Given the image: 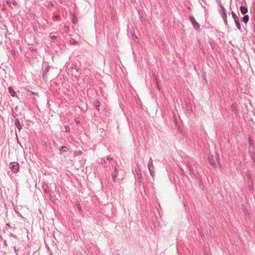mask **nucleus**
I'll use <instances>...</instances> for the list:
<instances>
[{
  "mask_svg": "<svg viewBox=\"0 0 255 255\" xmlns=\"http://www.w3.org/2000/svg\"><path fill=\"white\" fill-rule=\"evenodd\" d=\"M10 168L14 172H17L19 169V165L17 162H11L10 164Z\"/></svg>",
  "mask_w": 255,
  "mask_h": 255,
  "instance_id": "f257e3e1",
  "label": "nucleus"
},
{
  "mask_svg": "<svg viewBox=\"0 0 255 255\" xmlns=\"http://www.w3.org/2000/svg\"><path fill=\"white\" fill-rule=\"evenodd\" d=\"M190 19L194 28L199 30L200 29V24L196 21V20L193 17H190Z\"/></svg>",
  "mask_w": 255,
  "mask_h": 255,
  "instance_id": "f03ea898",
  "label": "nucleus"
},
{
  "mask_svg": "<svg viewBox=\"0 0 255 255\" xmlns=\"http://www.w3.org/2000/svg\"><path fill=\"white\" fill-rule=\"evenodd\" d=\"M232 14H233V18L235 21V23H236V25L237 28L239 29H241V25H240L238 17L236 15V14L233 12H232Z\"/></svg>",
  "mask_w": 255,
  "mask_h": 255,
  "instance_id": "7ed1b4c3",
  "label": "nucleus"
},
{
  "mask_svg": "<svg viewBox=\"0 0 255 255\" xmlns=\"http://www.w3.org/2000/svg\"><path fill=\"white\" fill-rule=\"evenodd\" d=\"M8 91L9 94L12 96V97H17L16 93L15 92V91L12 89L11 87H8Z\"/></svg>",
  "mask_w": 255,
  "mask_h": 255,
  "instance_id": "20e7f679",
  "label": "nucleus"
},
{
  "mask_svg": "<svg viewBox=\"0 0 255 255\" xmlns=\"http://www.w3.org/2000/svg\"><path fill=\"white\" fill-rule=\"evenodd\" d=\"M240 10L242 14H245L248 12V9L245 6H241L240 7Z\"/></svg>",
  "mask_w": 255,
  "mask_h": 255,
  "instance_id": "39448f33",
  "label": "nucleus"
},
{
  "mask_svg": "<svg viewBox=\"0 0 255 255\" xmlns=\"http://www.w3.org/2000/svg\"><path fill=\"white\" fill-rule=\"evenodd\" d=\"M153 166V163H152V159L150 158L149 160V162H148V169H149V170L150 172V174L152 175V171L151 170V167Z\"/></svg>",
  "mask_w": 255,
  "mask_h": 255,
  "instance_id": "423d86ee",
  "label": "nucleus"
},
{
  "mask_svg": "<svg viewBox=\"0 0 255 255\" xmlns=\"http://www.w3.org/2000/svg\"><path fill=\"white\" fill-rule=\"evenodd\" d=\"M72 22L75 24H77L78 22V18L74 13L72 14Z\"/></svg>",
  "mask_w": 255,
  "mask_h": 255,
  "instance_id": "0eeeda50",
  "label": "nucleus"
},
{
  "mask_svg": "<svg viewBox=\"0 0 255 255\" xmlns=\"http://www.w3.org/2000/svg\"><path fill=\"white\" fill-rule=\"evenodd\" d=\"M209 162L210 163V164L212 165V166H216L215 161L212 157L209 158Z\"/></svg>",
  "mask_w": 255,
  "mask_h": 255,
  "instance_id": "6e6552de",
  "label": "nucleus"
},
{
  "mask_svg": "<svg viewBox=\"0 0 255 255\" xmlns=\"http://www.w3.org/2000/svg\"><path fill=\"white\" fill-rule=\"evenodd\" d=\"M15 125L18 129L20 130L22 126L17 119L15 121Z\"/></svg>",
  "mask_w": 255,
  "mask_h": 255,
  "instance_id": "1a4fd4ad",
  "label": "nucleus"
},
{
  "mask_svg": "<svg viewBox=\"0 0 255 255\" xmlns=\"http://www.w3.org/2000/svg\"><path fill=\"white\" fill-rule=\"evenodd\" d=\"M249 20V16L248 15H245L243 18V21L245 23H247Z\"/></svg>",
  "mask_w": 255,
  "mask_h": 255,
  "instance_id": "9d476101",
  "label": "nucleus"
},
{
  "mask_svg": "<svg viewBox=\"0 0 255 255\" xmlns=\"http://www.w3.org/2000/svg\"><path fill=\"white\" fill-rule=\"evenodd\" d=\"M70 43L72 44H76L77 42L74 39H72L70 40Z\"/></svg>",
  "mask_w": 255,
  "mask_h": 255,
  "instance_id": "9b49d317",
  "label": "nucleus"
},
{
  "mask_svg": "<svg viewBox=\"0 0 255 255\" xmlns=\"http://www.w3.org/2000/svg\"><path fill=\"white\" fill-rule=\"evenodd\" d=\"M67 149H68L65 146H63L62 147V150L64 152H67Z\"/></svg>",
  "mask_w": 255,
  "mask_h": 255,
  "instance_id": "f8f14e48",
  "label": "nucleus"
},
{
  "mask_svg": "<svg viewBox=\"0 0 255 255\" xmlns=\"http://www.w3.org/2000/svg\"><path fill=\"white\" fill-rule=\"evenodd\" d=\"M12 4H13L14 6H16V5H17V2H16V1L15 0H13L12 1Z\"/></svg>",
  "mask_w": 255,
  "mask_h": 255,
  "instance_id": "ddd939ff",
  "label": "nucleus"
},
{
  "mask_svg": "<svg viewBox=\"0 0 255 255\" xmlns=\"http://www.w3.org/2000/svg\"><path fill=\"white\" fill-rule=\"evenodd\" d=\"M216 159H217V161H219L220 157H219V155L218 154L217 155V156H216Z\"/></svg>",
  "mask_w": 255,
  "mask_h": 255,
  "instance_id": "4468645a",
  "label": "nucleus"
},
{
  "mask_svg": "<svg viewBox=\"0 0 255 255\" xmlns=\"http://www.w3.org/2000/svg\"><path fill=\"white\" fill-rule=\"evenodd\" d=\"M65 129H66V131H68V130L69 129V128L67 127H65Z\"/></svg>",
  "mask_w": 255,
  "mask_h": 255,
  "instance_id": "2eb2a0df",
  "label": "nucleus"
},
{
  "mask_svg": "<svg viewBox=\"0 0 255 255\" xmlns=\"http://www.w3.org/2000/svg\"><path fill=\"white\" fill-rule=\"evenodd\" d=\"M6 3H7V4H8V5H10V1H6Z\"/></svg>",
  "mask_w": 255,
  "mask_h": 255,
  "instance_id": "dca6fc26",
  "label": "nucleus"
},
{
  "mask_svg": "<svg viewBox=\"0 0 255 255\" xmlns=\"http://www.w3.org/2000/svg\"><path fill=\"white\" fill-rule=\"evenodd\" d=\"M253 186H251V187H250V189H251V190H253Z\"/></svg>",
  "mask_w": 255,
  "mask_h": 255,
  "instance_id": "f3484780",
  "label": "nucleus"
},
{
  "mask_svg": "<svg viewBox=\"0 0 255 255\" xmlns=\"http://www.w3.org/2000/svg\"><path fill=\"white\" fill-rule=\"evenodd\" d=\"M55 36H52L51 37V38H55Z\"/></svg>",
  "mask_w": 255,
  "mask_h": 255,
  "instance_id": "a211bd4d",
  "label": "nucleus"
},
{
  "mask_svg": "<svg viewBox=\"0 0 255 255\" xmlns=\"http://www.w3.org/2000/svg\"><path fill=\"white\" fill-rule=\"evenodd\" d=\"M157 88L158 89V90H160V87H159V85L157 86Z\"/></svg>",
  "mask_w": 255,
  "mask_h": 255,
  "instance_id": "6ab92c4d",
  "label": "nucleus"
},
{
  "mask_svg": "<svg viewBox=\"0 0 255 255\" xmlns=\"http://www.w3.org/2000/svg\"><path fill=\"white\" fill-rule=\"evenodd\" d=\"M250 144H251V143H252V140H251V139H250Z\"/></svg>",
  "mask_w": 255,
  "mask_h": 255,
  "instance_id": "aec40b11",
  "label": "nucleus"
},
{
  "mask_svg": "<svg viewBox=\"0 0 255 255\" xmlns=\"http://www.w3.org/2000/svg\"><path fill=\"white\" fill-rule=\"evenodd\" d=\"M78 208H79V209H81V207H80V205H79V206H78Z\"/></svg>",
  "mask_w": 255,
  "mask_h": 255,
  "instance_id": "412c9836",
  "label": "nucleus"
},
{
  "mask_svg": "<svg viewBox=\"0 0 255 255\" xmlns=\"http://www.w3.org/2000/svg\"><path fill=\"white\" fill-rule=\"evenodd\" d=\"M227 19H225V23H227Z\"/></svg>",
  "mask_w": 255,
  "mask_h": 255,
  "instance_id": "4be33fe9",
  "label": "nucleus"
},
{
  "mask_svg": "<svg viewBox=\"0 0 255 255\" xmlns=\"http://www.w3.org/2000/svg\"><path fill=\"white\" fill-rule=\"evenodd\" d=\"M98 107H99V105H96V107L97 108Z\"/></svg>",
  "mask_w": 255,
  "mask_h": 255,
  "instance_id": "5701e85b",
  "label": "nucleus"
},
{
  "mask_svg": "<svg viewBox=\"0 0 255 255\" xmlns=\"http://www.w3.org/2000/svg\"><path fill=\"white\" fill-rule=\"evenodd\" d=\"M116 177V176H113V179H114Z\"/></svg>",
  "mask_w": 255,
  "mask_h": 255,
  "instance_id": "b1692460",
  "label": "nucleus"
}]
</instances>
